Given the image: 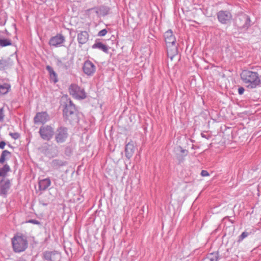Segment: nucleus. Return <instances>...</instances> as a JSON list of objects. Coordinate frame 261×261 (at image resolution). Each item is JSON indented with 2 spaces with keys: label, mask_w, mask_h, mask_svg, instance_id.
<instances>
[{
  "label": "nucleus",
  "mask_w": 261,
  "mask_h": 261,
  "mask_svg": "<svg viewBox=\"0 0 261 261\" xmlns=\"http://www.w3.org/2000/svg\"><path fill=\"white\" fill-rule=\"evenodd\" d=\"M10 187L11 182L9 179L2 180L0 182V195H6Z\"/></svg>",
  "instance_id": "obj_12"
},
{
  "label": "nucleus",
  "mask_w": 261,
  "mask_h": 261,
  "mask_svg": "<svg viewBox=\"0 0 261 261\" xmlns=\"http://www.w3.org/2000/svg\"><path fill=\"white\" fill-rule=\"evenodd\" d=\"M46 69L49 72L51 80H52L55 83H57L58 81L57 78V74L54 71L53 68L51 66L47 65L46 67Z\"/></svg>",
  "instance_id": "obj_22"
},
{
  "label": "nucleus",
  "mask_w": 261,
  "mask_h": 261,
  "mask_svg": "<svg viewBox=\"0 0 261 261\" xmlns=\"http://www.w3.org/2000/svg\"><path fill=\"white\" fill-rule=\"evenodd\" d=\"M107 30L106 29H103L100 31L98 33V36L99 37L105 36L107 33Z\"/></svg>",
  "instance_id": "obj_34"
},
{
  "label": "nucleus",
  "mask_w": 261,
  "mask_h": 261,
  "mask_svg": "<svg viewBox=\"0 0 261 261\" xmlns=\"http://www.w3.org/2000/svg\"><path fill=\"white\" fill-rule=\"evenodd\" d=\"M10 154H11V152L10 151H9L8 150H4L2 152L1 155L0 156V163L3 164L5 161V160H6L5 158L7 156L10 155Z\"/></svg>",
  "instance_id": "obj_27"
},
{
  "label": "nucleus",
  "mask_w": 261,
  "mask_h": 261,
  "mask_svg": "<svg viewBox=\"0 0 261 261\" xmlns=\"http://www.w3.org/2000/svg\"><path fill=\"white\" fill-rule=\"evenodd\" d=\"M5 33H7V30H5Z\"/></svg>",
  "instance_id": "obj_42"
},
{
  "label": "nucleus",
  "mask_w": 261,
  "mask_h": 261,
  "mask_svg": "<svg viewBox=\"0 0 261 261\" xmlns=\"http://www.w3.org/2000/svg\"><path fill=\"white\" fill-rule=\"evenodd\" d=\"M217 17L219 22L223 24L229 23L232 18L231 13L228 10L219 11L217 13Z\"/></svg>",
  "instance_id": "obj_8"
},
{
  "label": "nucleus",
  "mask_w": 261,
  "mask_h": 261,
  "mask_svg": "<svg viewBox=\"0 0 261 261\" xmlns=\"http://www.w3.org/2000/svg\"><path fill=\"white\" fill-rule=\"evenodd\" d=\"M9 135L15 140L18 139L20 137V134L18 133H10Z\"/></svg>",
  "instance_id": "obj_32"
},
{
  "label": "nucleus",
  "mask_w": 261,
  "mask_h": 261,
  "mask_svg": "<svg viewBox=\"0 0 261 261\" xmlns=\"http://www.w3.org/2000/svg\"><path fill=\"white\" fill-rule=\"evenodd\" d=\"M12 244L14 251L20 253L25 251L28 247V241L22 235H15L12 239Z\"/></svg>",
  "instance_id": "obj_2"
},
{
  "label": "nucleus",
  "mask_w": 261,
  "mask_h": 261,
  "mask_svg": "<svg viewBox=\"0 0 261 261\" xmlns=\"http://www.w3.org/2000/svg\"><path fill=\"white\" fill-rule=\"evenodd\" d=\"M53 255V253L52 252L45 251L43 253V258L44 259H45L47 261H53V260H52Z\"/></svg>",
  "instance_id": "obj_29"
},
{
  "label": "nucleus",
  "mask_w": 261,
  "mask_h": 261,
  "mask_svg": "<svg viewBox=\"0 0 261 261\" xmlns=\"http://www.w3.org/2000/svg\"><path fill=\"white\" fill-rule=\"evenodd\" d=\"M176 159L178 160V161L179 162H182L184 160V158L185 156H184L180 153H178L177 152H176Z\"/></svg>",
  "instance_id": "obj_31"
},
{
  "label": "nucleus",
  "mask_w": 261,
  "mask_h": 261,
  "mask_svg": "<svg viewBox=\"0 0 261 261\" xmlns=\"http://www.w3.org/2000/svg\"><path fill=\"white\" fill-rule=\"evenodd\" d=\"M96 67L95 65L90 60L85 61L83 66V70L85 74L91 76L95 72Z\"/></svg>",
  "instance_id": "obj_10"
},
{
  "label": "nucleus",
  "mask_w": 261,
  "mask_h": 261,
  "mask_svg": "<svg viewBox=\"0 0 261 261\" xmlns=\"http://www.w3.org/2000/svg\"><path fill=\"white\" fill-rule=\"evenodd\" d=\"M135 149V148L133 142H129L126 145L125 153L126 157L128 159H129L132 157L134 153Z\"/></svg>",
  "instance_id": "obj_15"
},
{
  "label": "nucleus",
  "mask_w": 261,
  "mask_h": 261,
  "mask_svg": "<svg viewBox=\"0 0 261 261\" xmlns=\"http://www.w3.org/2000/svg\"><path fill=\"white\" fill-rule=\"evenodd\" d=\"M167 52L169 57L171 59L177 54L178 49L176 43L167 45Z\"/></svg>",
  "instance_id": "obj_16"
},
{
  "label": "nucleus",
  "mask_w": 261,
  "mask_h": 261,
  "mask_svg": "<svg viewBox=\"0 0 261 261\" xmlns=\"http://www.w3.org/2000/svg\"><path fill=\"white\" fill-rule=\"evenodd\" d=\"M219 258L218 252H215L207 254L206 257L203 259V261H218Z\"/></svg>",
  "instance_id": "obj_21"
},
{
  "label": "nucleus",
  "mask_w": 261,
  "mask_h": 261,
  "mask_svg": "<svg viewBox=\"0 0 261 261\" xmlns=\"http://www.w3.org/2000/svg\"><path fill=\"white\" fill-rule=\"evenodd\" d=\"M248 234L249 233L247 232L244 231L242 232V234L239 237V241H242L244 239L246 238L248 236Z\"/></svg>",
  "instance_id": "obj_33"
},
{
  "label": "nucleus",
  "mask_w": 261,
  "mask_h": 261,
  "mask_svg": "<svg viewBox=\"0 0 261 261\" xmlns=\"http://www.w3.org/2000/svg\"><path fill=\"white\" fill-rule=\"evenodd\" d=\"M12 45V42L10 40L7 39H0V46L5 47Z\"/></svg>",
  "instance_id": "obj_28"
},
{
  "label": "nucleus",
  "mask_w": 261,
  "mask_h": 261,
  "mask_svg": "<svg viewBox=\"0 0 261 261\" xmlns=\"http://www.w3.org/2000/svg\"><path fill=\"white\" fill-rule=\"evenodd\" d=\"M209 175L210 174H209L208 172L206 170H203L201 172V175L202 176H203V177L208 176H209Z\"/></svg>",
  "instance_id": "obj_37"
},
{
  "label": "nucleus",
  "mask_w": 261,
  "mask_h": 261,
  "mask_svg": "<svg viewBox=\"0 0 261 261\" xmlns=\"http://www.w3.org/2000/svg\"><path fill=\"white\" fill-rule=\"evenodd\" d=\"M77 41L80 44L86 43L89 39V34L86 31H81L77 34Z\"/></svg>",
  "instance_id": "obj_17"
},
{
  "label": "nucleus",
  "mask_w": 261,
  "mask_h": 261,
  "mask_svg": "<svg viewBox=\"0 0 261 261\" xmlns=\"http://www.w3.org/2000/svg\"><path fill=\"white\" fill-rule=\"evenodd\" d=\"M39 133L43 140L49 141L54 135V129L50 125H43L40 127Z\"/></svg>",
  "instance_id": "obj_5"
},
{
  "label": "nucleus",
  "mask_w": 261,
  "mask_h": 261,
  "mask_svg": "<svg viewBox=\"0 0 261 261\" xmlns=\"http://www.w3.org/2000/svg\"><path fill=\"white\" fill-rule=\"evenodd\" d=\"M4 110L3 108L0 109V121H3L4 120Z\"/></svg>",
  "instance_id": "obj_36"
},
{
  "label": "nucleus",
  "mask_w": 261,
  "mask_h": 261,
  "mask_svg": "<svg viewBox=\"0 0 261 261\" xmlns=\"http://www.w3.org/2000/svg\"><path fill=\"white\" fill-rule=\"evenodd\" d=\"M12 64L10 62V59H2L0 60V70H3L6 68L11 66Z\"/></svg>",
  "instance_id": "obj_24"
},
{
  "label": "nucleus",
  "mask_w": 261,
  "mask_h": 261,
  "mask_svg": "<svg viewBox=\"0 0 261 261\" xmlns=\"http://www.w3.org/2000/svg\"><path fill=\"white\" fill-rule=\"evenodd\" d=\"M244 88L242 87H241L239 88L238 89V93L239 94L242 95L244 93Z\"/></svg>",
  "instance_id": "obj_38"
},
{
  "label": "nucleus",
  "mask_w": 261,
  "mask_h": 261,
  "mask_svg": "<svg viewBox=\"0 0 261 261\" xmlns=\"http://www.w3.org/2000/svg\"><path fill=\"white\" fill-rule=\"evenodd\" d=\"M164 36L166 45L176 43V38L171 30L167 31Z\"/></svg>",
  "instance_id": "obj_13"
},
{
  "label": "nucleus",
  "mask_w": 261,
  "mask_h": 261,
  "mask_svg": "<svg viewBox=\"0 0 261 261\" xmlns=\"http://www.w3.org/2000/svg\"><path fill=\"white\" fill-rule=\"evenodd\" d=\"M201 136L203 137V138H206V136L203 134H201Z\"/></svg>",
  "instance_id": "obj_41"
},
{
  "label": "nucleus",
  "mask_w": 261,
  "mask_h": 261,
  "mask_svg": "<svg viewBox=\"0 0 261 261\" xmlns=\"http://www.w3.org/2000/svg\"><path fill=\"white\" fill-rule=\"evenodd\" d=\"M50 180L48 178L40 180L39 182V190L44 191L50 186Z\"/></svg>",
  "instance_id": "obj_19"
},
{
  "label": "nucleus",
  "mask_w": 261,
  "mask_h": 261,
  "mask_svg": "<svg viewBox=\"0 0 261 261\" xmlns=\"http://www.w3.org/2000/svg\"><path fill=\"white\" fill-rule=\"evenodd\" d=\"M26 223H32L34 224L40 225V222L35 219H30L26 221Z\"/></svg>",
  "instance_id": "obj_35"
},
{
  "label": "nucleus",
  "mask_w": 261,
  "mask_h": 261,
  "mask_svg": "<svg viewBox=\"0 0 261 261\" xmlns=\"http://www.w3.org/2000/svg\"><path fill=\"white\" fill-rule=\"evenodd\" d=\"M55 140L58 144H62L64 143L67 139L69 134L68 133V128L63 126L58 127L55 132Z\"/></svg>",
  "instance_id": "obj_4"
},
{
  "label": "nucleus",
  "mask_w": 261,
  "mask_h": 261,
  "mask_svg": "<svg viewBox=\"0 0 261 261\" xmlns=\"http://www.w3.org/2000/svg\"><path fill=\"white\" fill-rule=\"evenodd\" d=\"M92 48H97L99 50L103 51L105 53H108V47L100 42L96 41L95 43L92 46Z\"/></svg>",
  "instance_id": "obj_20"
},
{
  "label": "nucleus",
  "mask_w": 261,
  "mask_h": 261,
  "mask_svg": "<svg viewBox=\"0 0 261 261\" xmlns=\"http://www.w3.org/2000/svg\"><path fill=\"white\" fill-rule=\"evenodd\" d=\"M70 95L77 99H83L86 97V94L84 89L81 88L76 84H72L69 88Z\"/></svg>",
  "instance_id": "obj_6"
},
{
  "label": "nucleus",
  "mask_w": 261,
  "mask_h": 261,
  "mask_svg": "<svg viewBox=\"0 0 261 261\" xmlns=\"http://www.w3.org/2000/svg\"><path fill=\"white\" fill-rule=\"evenodd\" d=\"M65 41V37L61 34H57L50 38L48 44L50 46L58 47L63 46Z\"/></svg>",
  "instance_id": "obj_9"
},
{
  "label": "nucleus",
  "mask_w": 261,
  "mask_h": 261,
  "mask_svg": "<svg viewBox=\"0 0 261 261\" xmlns=\"http://www.w3.org/2000/svg\"><path fill=\"white\" fill-rule=\"evenodd\" d=\"M67 164V162L59 159L53 160L51 162V166L55 169H58L61 167L66 166Z\"/></svg>",
  "instance_id": "obj_18"
},
{
  "label": "nucleus",
  "mask_w": 261,
  "mask_h": 261,
  "mask_svg": "<svg viewBox=\"0 0 261 261\" xmlns=\"http://www.w3.org/2000/svg\"><path fill=\"white\" fill-rule=\"evenodd\" d=\"M18 261H26V260L25 259H24L20 258Z\"/></svg>",
  "instance_id": "obj_40"
},
{
  "label": "nucleus",
  "mask_w": 261,
  "mask_h": 261,
  "mask_svg": "<svg viewBox=\"0 0 261 261\" xmlns=\"http://www.w3.org/2000/svg\"><path fill=\"white\" fill-rule=\"evenodd\" d=\"M235 24L239 31H246L251 26L250 18L247 14H241L236 18Z\"/></svg>",
  "instance_id": "obj_3"
},
{
  "label": "nucleus",
  "mask_w": 261,
  "mask_h": 261,
  "mask_svg": "<svg viewBox=\"0 0 261 261\" xmlns=\"http://www.w3.org/2000/svg\"><path fill=\"white\" fill-rule=\"evenodd\" d=\"M56 62L57 66L62 70H67L70 67V63L65 58L57 59Z\"/></svg>",
  "instance_id": "obj_14"
},
{
  "label": "nucleus",
  "mask_w": 261,
  "mask_h": 261,
  "mask_svg": "<svg viewBox=\"0 0 261 261\" xmlns=\"http://www.w3.org/2000/svg\"><path fill=\"white\" fill-rule=\"evenodd\" d=\"M10 171V166L8 164H5L3 167L0 168V176L5 177L7 173Z\"/></svg>",
  "instance_id": "obj_25"
},
{
  "label": "nucleus",
  "mask_w": 261,
  "mask_h": 261,
  "mask_svg": "<svg viewBox=\"0 0 261 261\" xmlns=\"http://www.w3.org/2000/svg\"><path fill=\"white\" fill-rule=\"evenodd\" d=\"M49 119L50 117L46 112H38L34 118V122L35 124L39 123L44 124Z\"/></svg>",
  "instance_id": "obj_11"
},
{
  "label": "nucleus",
  "mask_w": 261,
  "mask_h": 261,
  "mask_svg": "<svg viewBox=\"0 0 261 261\" xmlns=\"http://www.w3.org/2000/svg\"><path fill=\"white\" fill-rule=\"evenodd\" d=\"M175 151L180 153L185 156H187L188 154V151L186 149H183L181 146H177L175 148Z\"/></svg>",
  "instance_id": "obj_30"
},
{
  "label": "nucleus",
  "mask_w": 261,
  "mask_h": 261,
  "mask_svg": "<svg viewBox=\"0 0 261 261\" xmlns=\"http://www.w3.org/2000/svg\"><path fill=\"white\" fill-rule=\"evenodd\" d=\"M241 78L249 89L256 88L261 85V80L257 72L244 70L241 73Z\"/></svg>",
  "instance_id": "obj_1"
},
{
  "label": "nucleus",
  "mask_w": 261,
  "mask_h": 261,
  "mask_svg": "<svg viewBox=\"0 0 261 261\" xmlns=\"http://www.w3.org/2000/svg\"><path fill=\"white\" fill-rule=\"evenodd\" d=\"M110 10V8L106 6H100L97 8L96 13H98L102 16H106L108 15Z\"/></svg>",
  "instance_id": "obj_23"
},
{
  "label": "nucleus",
  "mask_w": 261,
  "mask_h": 261,
  "mask_svg": "<svg viewBox=\"0 0 261 261\" xmlns=\"http://www.w3.org/2000/svg\"><path fill=\"white\" fill-rule=\"evenodd\" d=\"M10 88V86L7 83L0 85V93L2 94H5L7 93Z\"/></svg>",
  "instance_id": "obj_26"
},
{
  "label": "nucleus",
  "mask_w": 261,
  "mask_h": 261,
  "mask_svg": "<svg viewBox=\"0 0 261 261\" xmlns=\"http://www.w3.org/2000/svg\"><path fill=\"white\" fill-rule=\"evenodd\" d=\"M76 110L74 105L72 101L69 100L67 101L63 110V115L66 119L70 120L74 115H75Z\"/></svg>",
  "instance_id": "obj_7"
},
{
  "label": "nucleus",
  "mask_w": 261,
  "mask_h": 261,
  "mask_svg": "<svg viewBox=\"0 0 261 261\" xmlns=\"http://www.w3.org/2000/svg\"><path fill=\"white\" fill-rule=\"evenodd\" d=\"M5 145H6V143L4 141H1L0 142V148L4 149Z\"/></svg>",
  "instance_id": "obj_39"
}]
</instances>
